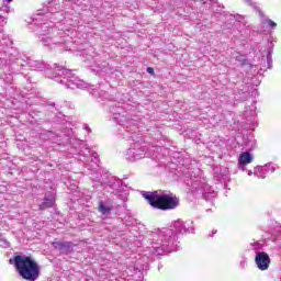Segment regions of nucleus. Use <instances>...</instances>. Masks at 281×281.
<instances>
[{
    "label": "nucleus",
    "instance_id": "nucleus-2",
    "mask_svg": "<svg viewBox=\"0 0 281 281\" xmlns=\"http://www.w3.org/2000/svg\"><path fill=\"white\" fill-rule=\"evenodd\" d=\"M54 3H56L54 0L48 2L46 9H40L37 13L33 15V23L40 25L38 38L41 43H43L45 47H49V49H56V47H60V45L67 43L65 32L58 31V27H54L56 16L60 14L56 11V8L52 7Z\"/></svg>",
    "mask_w": 281,
    "mask_h": 281
},
{
    "label": "nucleus",
    "instance_id": "nucleus-19",
    "mask_svg": "<svg viewBox=\"0 0 281 281\" xmlns=\"http://www.w3.org/2000/svg\"><path fill=\"white\" fill-rule=\"evenodd\" d=\"M227 19L229 20V21H234V26L236 27V25H238V23H241L243 22V19H245L243 15H240V14H237V15H235V14H228L227 15Z\"/></svg>",
    "mask_w": 281,
    "mask_h": 281
},
{
    "label": "nucleus",
    "instance_id": "nucleus-23",
    "mask_svg": "<svg viewBox=\"0 0 281 281\" xmlns=\"http://www.w3.org/2000/svg\"><path fill=\"white\" fill-rule=\"evenodd\" d=\"M250 246H251L252 251H256V254H258V251H260L262 249V244L258 243V241L251 243Z\"/></svg>",
    "mask_w": 281,
    "mask_h": 281
},
{
    "label": "nucleus",
    "instance_id": "nucleus-5",
    "mask_svg": "<svg viewBox=\"0 0 281 281\" xmlns=\"http://www.w3.org/2000/svg\"><path fill=\"white\" fill-rule=\"evenodd\" d=\"M9 262L14 266L22 280L36 281L41 278V266H38V262L34 258L27 255L15 254Z\"/></svg>",
    "mask_w": 281,
    "mask_h": 281
},
{
    "label": "nucleus",
    "instance_id": "nucleus-21",
    "mask_svg": "<svg viewBox=\"0 0 281 281\" xmlns=\"http://www.w3.org/2000/svg\"><path fill=\"white\" fill-rule=\"evenodd\" d=\"M54 205V202L50 199L45 198L44 202L40 205L41 210H45L47 207H52Z\"/></svg>",
    "mask_w": 281,
    "mask_h": 281
},
{
    "label": "nucleus",
    "instance_id": "nucleus-24",
    "mask_svg": "<svg viewBox=\"0 0 281 281\" xmlns=\"http://www.w3.org/2000/svg\"><path fill=\"white\" fill-rule=\"evenodd\" d=\"M262 23H268L269 27H272V30H274V27H278V24L269 19H263Z\"/></svg>",
    "mask_w": 281,
    "mask_h": 281
},
{
    "label": "nucleus",
    "instance_id": "nucleus-11",
    "mask_svg": "<svg viewBox=\"0 0 281 281\" xmlns=\"http://www.w3.org/2000/svg\"><path fill=\"white\" fill-rule=\"evenodd\" d=\"M97 181L99 183H101V186H104L108 183L105 186L104 190H105V192H109L110 194H113L115 192V190H117V188H120V186H122V180L115 179V178L109 176V173H104Z\"/></svg>",
    "mask_w": 281,
    "mask_h": 281
},
{
    "label": "nucleus",
    "instance_id": "nucleus-25",
    "mask_svg": "<svg viewBox=\"0 0 281 281\" xmlns=\"http://www.w3.org/2000/svg\"><path fill=\"white\" fill-rule=\"evenodd\" d=\"M265 168H267V172H268V175H270V173H273V171L276 170V165H273V164H267V165H265L263 166Z\"/></svg>",
    "mask_w": 281,
    "mask_h": 281
},
{
    "label": "nucleus",
    "instance_id": "nucleus-13",
    "mask_svg": "<svg viewBox=\"0 0 281 281\" xmlns=\"http://www.w3.org/2000/svg\"><path fill=\"white\" fill-rule=\"evenodd\" d=\"M53 247L59 251V254L64 256H69V254H74L75 245L71 241H53Z\"/></svg>",
    "mask_w": 281,
    "mask_h": 281
},
{
    "label": "nucleus",
    "instance_id": "nucleus-15",
    "mask_svg": "<svg viewBox=\"0 0 281 281\" xmlns=\"http://www.w3.org/2000/svg\"><path fill=\"white\" fill-rule=\"evenodd\" d=\"M98 210L103 216H109L113 210V205L110 202L100 201Z\"/></svg>",
    "mask_w": 281,
    "mask_h": 281
},
{
    "label": "nucleus",
    "instance_id": "nucleus-1",
    "mask_svg": "<svg viewBox=\"0 0 281 281\" xmlns=\"http://www.w3.org/2000/svg\"><path fill=\"white\" fill-rule=\"evenodd\" d=\"M192 224V221L183 222V220H177L170 228L150 232L148 234L150 254L153 256H164L177 251V236L179 234H192L194 232Z\"/></svg>",
    "mask_w": 281,
    "mask_h": 281
},
{
    "label": "nucleus",
    "instance_id": "nucleus-16",
    "mask_svg": "<svg viewBox=\"0 0 281 281\" xmlns=\"http://www.w3.org/2000/svg\"><path fill=\"white\" fill-rule=\"evenodd\" d=\"M99 3H101L100 12H103V14H111L113 4L109 0H99Z\"/></svg>",
    "mask_w": 281,
    "mask_h": 281
},
{
    "label": "nucleus",
    "instance_id": "nucleus-8",
    "mask_svg": "<svg viewBox=\"0 0 281 281\" xmlns=\"http://www.w3.org/2000/svg\"><path fill=\"white\" fill-rule=\"evenodd\" d=\"M71 71V69L54 64L53 74L48 75V78H54L56 82L64 85L66 89H87V82L80 80Z\"/></svg>",
    "mask_w": 281,
    "mask_h": 281
},
{
    "label": "nucleus",
    "instance_id": "nucleus-10",
    "mask_svg": "<svg viewBox=\"0 0 281 281\" xmlns=\"http://www.w3.org/2000/svg\"><path fill=\"white\" fill-rule=\"evenodd\" d=\"M109 113L112 115L113 122H116V124H120L121 126H124L126 122H128V116H126V111H124V108L120 105V103H115L111 101L109 104Z\"/></svg>",
    "mask_w": 281,
    "mask_h": 281
},
{
    "label": "nucleus",
    "instance_id": "nucleus-33",
    "mask_svg": "<svg viewBox=\"0 0 281 281\" xmlns=\"http://www.w3.org/2000/svg\"><path fill=\"white\" fill-rule=\"evenodd\" d=\"M216 233V231L215 232H213V234H215Z\"/></svg>",
    "mask_w": 281,
    "mask_h": 281
},
{
    "label": "nucleus",
    "instance_id": "nucleus-29",
    "mask_svg": "<svg viewBox=\"0 0 281 281\" xmlns=\"http://www.w3.org/2000/svg\"><path fill=\"white\" fill-rule=\"evenodd\" d=\"M5 3H12V0H4Z\"/></svg>",
    "mask_w": 281,
    "mask_h": 281
},
{
    "label": "nucleus",
    "instance_id": "nucleus-22",
    "mask_svg": "<svg viewBox=\"0 0 281 281\" xmlns=\"http://www.w3.org/2000/svg\"><path fill=\"white\" fill-rule=\"evenodd\" d=\"M12 74L14 72H11L9 75H2V80L7 83V85H12V81L14 80V78L12 77Z\"/></svg>",
    "mask_w": 281,
    "mask_h": 281
},
{
    "label": "nucleus",
    "instance_id": "nucleus-28",
    "mask_svg": "<svg viewBox=\"0 0 281 281\" xmlns=\"http://www.w3.org/2000/svg\"><path fill=\"white\" fill-rule=\"evenodd\" d=\"M83 128H85L86 131H91L88 125H83Z\"/></svg>",
    "mask_w": 281,
    "mask_h": 281
},
{
    "label": "nucleus",
    "instance_id": "nucleus-12",
    "mask_svg": "<svg viewBox=\"0 0 281 281\" xmlns=\"http://www.w3.org/2000/svg\"><path fill=\"white\" fill-rule=\"evenodd\" d=\"M255 265H257V269H259V271H267L271 265L269 254L265 251H257V255L255 256Z\"/></svg>",
    "mask_w": 281,
    "mask_h": 281
},
{
    "label": "nucleus",
    "instance_id": "nucleus-32",
    "mask_svg": "<svg viewBox=\"0 0 281 281\" xmlns=\"http://www.w3.org/2000/svg\"><path fill=\"white\" fill-rule=\"evenodd\" d=\"M136 270H138V271H142V269H139V268H135Z\"/></svg>",
    "mask_w": 281,
    "mask_h": 281
},
{
    "label": "nucleus",
    "instance_id": "nucleus-18",
    "mask_svg": "<svg viewBox=\"0 0 281 281\" xmlns=\"http://www.w3.org/2000/svg\"><path fill=\"white\" fill-rule=\"evenodd\" d=\"M271 54H273V43H268V53H267V63H268V69H271L273 67V58L271 57Z\"/></svg>",
    "mask_w": 281,
    "mask_h": 281
},
{
    "label": "nucleus",
    "instance_id": "nucleus-6",
    "mask_svg": "<svg viewBox=\"0 0 281 281\" xmlns=\"http://www.w3.org/2000/svg\"><path fill=\"white\" fill-rule=\"evenodd\" d=\"M143 199L154 207V210H161L162 212H168L170 210H176L179 207V198L173 195L171 192L164 190L156 191H142Z\"/></svg>",
    "mask_w": 281,
    "mask_h": 281
},
{
    "label": "nucleus",
    "instance_id": "nucleus-3",
    "mask_svg": "<svg viewBox=\"0 0 281 281\" xmlns=\"http://www.w3.org/2000/svg\"><path fill=\"white\" fill-rule=\"evenodd\" d=\"M57 142H60L61 144H66L67 142H69V154L76 155L77 159H79V161H82L85 166H88L90 170H95V168L100 166V158L98 156V153H93L91 155V149L89 148V145H87L85 140L74 137V128L64 127L63 131L57 134Z\"/></svg>",
    "mask_w": 281,
    "mask_h": 281
},
{
    "label": "nucleus",
    "instance_id": "nucleus-14",
    "mask_svg": "<svg viewBox=\"0 0 281 281\" xmlns=\"http://www.w3.org/2000/svg\"><path fill=\"white\" fill-rule=\"evenodd\" d=\"M254 161V156L249 151H244L238 157V168L245 172V167Z\"/></svg>",
    "mask_w": 281,
    "mask_h": 281
},
{
    "label": "nucleus",
    "instance_id": "nucleus-9",
    "mask_svg": "<svg viewBox=\"0 0 281 281\" xmlns=\"http://www.w3.org/2000/svg\"><path fill=\"white\" fill-rule=\"evenodd\" d=\"M191 187L193 190H200V192H202L204 201H214L216 198V192H214V189L207 184L205 179L191 178Z\"/></svg>",
    "mask_w": 281,
    "mask_h": 281
},
{
    "label": "nucleus",
    "instance_id": "nucleus-26",
    "mask_svg": "<svg viewBox=\"0 0 281 281\" xmlns=\"http://www.w3.org/2000/svg\"><path fill=\"white\" fill-rule=\"evenodd\" d=\"M239 267H240V269H245L247 267V258H244L240 260Z\"/></svg>",
    "mask_w": 281,
    "mask_h": 281
},
{
    "label": "nucleus",
    "instance_id": "nucleus-31",
    "mask_svg": "<svg viewBox=\"0 0 281 281\" xmlns=\"http://www.w3.org/2000/svg\"><path fill=\"white\" fill-rule=\"evenodd\" d=\"M69 1H72L74 3H77V0H69Z\"/></svg>",
    "mask_w": 281,
    "mask_h": 281
},
{
    "label": "nucleus",
    "instance_id": "nucleus-7",
    "mask_svg": "<svg viewBox=\"0 0 281 281\" xmlns=\"http://www.w3.org/2000/svg\"><path fill=\"white\" fill-rule=\"evenodd\" d=\"M124 139H132L134 143L126 150L124 157L127 161H137L146 157V146L142 140V134L137 133V125L125 126Z\"/></svg>",
    "mask_w": 281,
    "mask_h": 281
},
{
    "label": "nucleus",
    "instance_id": "nucleus-17",
    "mask_svg": "<svg viewBox=\"0 0 281 281\" xmlns=\"http://www.w3.org/2000/svg\"><path fill=\"white\" fill-rule=\"evenodd\" d=\"M268 169L265 166H257L254 170L255 177H258V179H266L268 175Z\"/></svg>",
    "mask_w": 281,
    "mask_h": 281
},
{
    "label": "nucleus",
    "instance_id": "nucleus-20",
    "mask_svg": "<svg viewBox=\"0 0 281 281\" xmlns=\"http://www.w3.org/2000/svg\"><path fill=\"white\" fill-rule=\"evenodd\" d=\"M245 3H247L248 5H251V8L256 9L257 12H259V16H265V13H262V11H260V8L258 5H256V2H254V0H244Z\"/></svg>",
    "mask_w": 281,
    "mask_h": 281
},
{
    "label": "nucleus",
    "instance_id": "nucleus-27",
    "mask_svg": "<svg viewBox=\"0 0 281 281\" xmlns=\"http://www.w3.org/2000/svg\"><path fill=\"white\" fill-rule=\"evenodd\" d=\"M147 72H148V74H155V70H154L151 67H148V68H147Z\"/></svg>",
    "mask_w": 281,
    "mask_h": 281
},
{
    "label": "nucleus",
    "instance_id": "nucleus-4",
    "mask_svg": "<svg viewBox=\"0 0 281 281\" xmlns=\"http://www.w3.org/2000/svg\"><path fill=\"white\" fill-rule=\"evenodd\" d=\"M4 67H8V70L11 74H23V71H44L47 69L44 63L34 60L27 56L14 57V54H10L8 59L0 58V71Z\"/></svg>",
    "mask_w": 281,
    "mask_h": 281
},
{
    "label": "nucleus",
    "instance_id": "nucleus-30",
    "mask_svg": "<svg viewBox=\"0 0 281 281\" xmlns=\"http://www.w3.org/2000/svg\"><path fill=\"white\" fill-rule=\"evenodd\" d=\"M252 172L248 170V176L251 177Z\"/></svg>",
    "mask_w": 281,
    "mask_h": 281
}]
</instances>
